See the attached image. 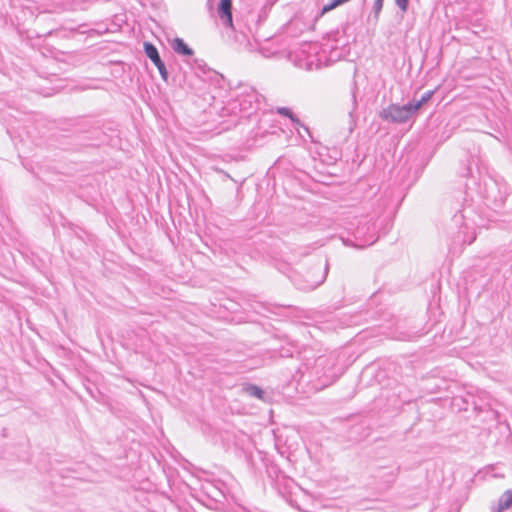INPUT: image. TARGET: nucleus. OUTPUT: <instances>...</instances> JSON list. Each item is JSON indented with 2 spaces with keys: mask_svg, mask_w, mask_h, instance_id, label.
Instances as JSON below:
<instances>
[{
  "mask_svg": "<svg viewBox=\"0 0 512 512\" xmlns=\"http://www.w3.org/2000/svg\"><path fill=\"white\" fill-rule=\"evenodd\" d=\"M249 391L252 395L256 396L257 398L259 399H262L263 398V391L257 387V386H251L249 388Z\"/></svg>",
  "mask_w": 512,
  "mask_h": 512,
  "instance_id": "8",
  "label": "nucleus"
},
{
  "mask_svg": "<svg viewBox=\"0 0 512 512\" xmlns=\"http://www.w3.org/2000/svg\"><path fill=\"white\" fill-rule=\"evenodd\" d=\"M219 13L220 16L225 18L226 23L229 26L233 25L232 20V1L231 0H221L219 5Z\"/></svg>",
  "mask_w": 512,
  "mask_h": 512,
  "instance_id": "3",
  "label": "nucleus"
},
{
  "mask_svg": "<svg viewBox=\"0 0 512 512\" xmlns=\"http://www.w3.org/2000/svg\"><path fill=\"white\" fill-rule=\"evenodd\" d=\"M383 0H377L378 9H381Z\"/></svg>",
  "mask_w": 512,
  "mask_h": 512,
  "instance_id": "10",
  "label": "nucleus"
},
{
  "mask_svg": "<svg viewBox=\"0 0 512 512\" xmlns=\"http://www.w3.org/2000/svg\"><path fill=\"white\" fill-rule=\"evenodd\" d=\"M413 113H415V111L412 104L404 106L392 104L382 111L381 116L386 120L403 123L407 121Z\"/></svg>",
  "mask_w": 512,
  "mask_h": 512,
  "instance_id": "1",
  "label": "nucleus"
},
{
  "mask_svg": "<svg viewBox=\"0 0 512 512\" xmlns=\"http://www.w3.org/2000/svg\"><path fill=\"white\" fill-rule=\"evenodd\" d=\"M434 94V91H428L426 92L420 100L414 102V103H411L412 104V107L414 109V111H418L425 103H427L431 97L433 96Z\"/></svg>",
  "mask_w": 512,
  "mask_h": 512,
  "instance_id": "6",
  "label": "nucleus"
},
{
  "mask_svg": "<svg viewBox=\"0 0 512 512\" xmlns=\"http://www.w3.org/2000/svg\"><path fill=\"white\" fill-rule=\"evenodd\" d=\"M512 506V490H508L504 493L499 503L498 512H502Z\"/></svg>",
  "mask_w": 512,
  "mask_h": 512,
  "instance_id": "5",
  "label": "nucleus"
},
{
  "mask_svg": "<svg viewBox=\"0 0 512 512\" xmlns=\"http://www.w3.org/2000/svg\"><path fill=\"white\" fill-rule=\"evenodd\" d=\"M395 2L403 12L406 11L409 0H395Z\"/></svg>",
  "mask_w": 512,
  "mask_h": 512,
  "instance_id": "9",
  "label": "nucleus"
},
{
  "mask_svg": "<svg viewBox=\"0 0 512 512\" xmlns=\"http://www.w3.org/2000/svg\"><path fill=\"white\" fill-rule=\"evenodd\" d=\"M144 50L147 55V57L155 64V66L158 68L160 75L164 80H167L168 72L166 70V67L161 60L157 48L151 44V43H144Z\"/></svg>",
  "mask_w": 512,
  "mask_h": 512,
  "instance_id": "2",
  "label": "nucleus"
},
{
  "mask_svg": "<svg viewBox=\"0 0 512 512\" xmlns=\"http://www.w3.org/2000/svg\"><path fill=\"white\" fill-rule=\"evenodd\" d=\"M278 113L281 114V115H284L286 117H289L292 121H297L296 118H294L292 112L290 111L289 108H286V107H281V108H278Z\"/></svg>",
  "mask_w": 512,
  "mask_h": 512,
  "instance_id": "7",
  "label": "nucleus"
},
{
  "mask_svg": "<svg viewBox=\"0 0 512 512\" xmlns=\"http://www.w3.org/2000/svg\"><path fill=\"white\" fill-rule=\"evenodd\" d=\"M173 49L183 55L191 56L193 54V51L191 48L188 47V45L180 38H176L173 41Z\"/></svg>",
  "mask_w": 512,
  "mask_h": 512,
  "instance_id": "4",
  "label": "nucleus"
}]
</instances>
